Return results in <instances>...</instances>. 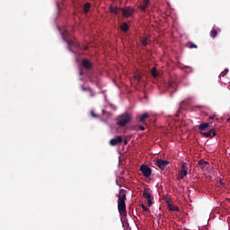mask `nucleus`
Masks as SVG:
<instances>
[{
    "mask_svg": "<svg viewBox=\"0 0 230 230\" xmlns=\"http://www.w3.org/2000/svg\"><path fill=\"white\" fill-rule=\"evenodd\" d=\"M148 4H150V0H144L139 5L140 10H142V12H145L146 8H148Z\"/></svg>",
    "mask_w": 230,
    "mask_h": 230,
    "instance_id": "nucleus-12",
    "label": "nucleus"
},
{
    "mask_svg": "<svg viewBox=\"0 0 230 230\" xmlns=\"http://www.w3.org/2000/svg\"><path fill=\"white\" fill-rule=\"evenodd\" d=\"M91 115L93 116V118H100V115L95 114L94 111H91Z\"/></svg>",
    "mask_w": 230,
    "mask_h": 230,
    "instance_id": "nucleus-26",
    "label": "nucleus"
},
{
    "mask_svg": "<svg viewBox=\"0 0 230 230\" xmlns=\"http://www.w3.org/2000/svg\"><path fill=\"white\" fill-rule=\"evenodd\" d=\"M127 143H128L127 140H125V141H124V145H127Z\"/></svg>",
    "mask_w": 230,
    "mask_h": 230,
    "instance_id": "nucleus-35",
    "label": "nucleus"
},
{
    "mask_svg": "<svg viewBox=\"0 0 230 230\" xmlns=\"http://www.w3.org/2000/svg\"><path fill=\"white\" fill-rule=\"evenodd\" d=\"M208 119H215V116H210Z\"/></svg>",
    "mask_w": 230,
    "mask_h": 230,
    "instance_id": "nucleus-32",
    "label": "nucleus"
},
{
    "mask_svg": "<svg viewBox=\"0 0 230 230\" xmlns=\"http://www.w3.org/2000/svg\"><path fill=\"white\" fill-rule=\"evenodd\" d=\"M136 78H137V82H139V80H140L139 75L136 76Z\"/></svg>",
    "mask_w": 230,
    "mask_h": 230,
    "instance_id": "nucleus-33",
    "label": "nucleus"
},
{
    "mask_svg": "<svg viewBox=\"0 0 230 230\" xmlns=\"http://www.w3.org/2000/svg\"><path fill=\"white\" fill-rule=\"evenodd\" d=\"M226 75H227V73H226V72H221L220 76H226Z\"/></svg>",
    "mask_w": 230,
    "mask_h": 230,
    "instance_id": "nucleus-29",
    "label": "nucleus"
},
{
    "mask_svg": "<svg viewBox=\"0 0 230 230\" xmlns=\"http://www.w3.org/2000/svg\"><path fill=\"white\" fill-rule=\"evenodd\" d=\"M167 206L170 211H179V207H173L170 201H167Z\"/></svg>",
    "mask_w": 230,
    "mask_h": 230,
    "instance_id": "nucleus-16",
    "label": "nucleus"
},
{
    "mask_svg": "<svg viewBox=\"0 0 230 230\" xmlns=\"http://www.w3.org/2000/svg\"><path fill=\"white\" fill-rule=\"evenodd\" d=\"M119 143H123V137L121 136H118L110 141V145H111V146H116V145H119Z\"/></svg>",
    "mask_w": 230,
    "mask_h": 230,
    "instance_id": "nucleus-7",
    "label": "nucleus"
},
{
    "mask_svg": "<svg viewBox=\"0 0 230 230\" xmlns=\"http://www.w3.org/2000/svg\"><path fill=\"white\" fill-rule=\"evenodd\" d=\"M153 202H152V198L147 199V206L150 208V206H152Z\"/></svg>",
    "mask_w": 230,
    "mask_h": 230,
    "instance_id": "nucleus-27",
    "label": "nucleus"
},
{
    "mask_svg": "<svg viewBox=\"0 0 230 230\" xmlns=\"http://www.w3.org/2000/svg\"><path fill=\"white\" fill-rule=\"evenodd\" d=\"M173 86V83L169 82V87H172Z\"/></svg>",
    "mask_w": 230,
    "mask_h": 230,
    "instance_id": "nucleus-31",
    "label": "nucleus"
},
{
    "mask_svg": "<svg viewBox=\"0 0 230 230\" xmlns=\"http://www.w3.org/2000/svg\"><path fill=\"white\" fill-rule=\"evenodd\" d=\"M139 130H145V127L144 126H139Z\"/></svg>",
    "mask_w": 230,
    "mask_h": 230,
    "instance_id": "nucleus-30",
    "label": "nucleus"
},
{
    "mask_svg": "<svg viewBox=\"0 0 230 230\" xmlns=\"http://www.w3.org/2000/svg\"><path fill=\"white\" fill-rule=\"evenodd\" d=\"M91 9V3H85L84 4V13H89V10Z\"/></svg>",
    "mask_w": 230,
    "mask_h": 230,
    "instance_id": "nucleus-15",
    "label": "nucleus"
},
{
    "mask_svg": "<svg viewBox=\"0 0 230 230\" xmlns=\"http://www.w3.org/2000/svg\"><path fill=\"white\" fill-rule=\"evenodd\" d=\"M206 128H209V123H208V122L201 123L199 126V130H200L201 132H204V130H206Z\"/></svg>",
    "mask_w": 230,
    "mask_h": 230,
    "instance_id": "nucleus-13",
    "label": "nucleus"
},
{
    "mask_svg": "<svg viewBox=\"0 0 230 230\" xmlns=\"http://www.w3.org/2000/svg\"><path fill=\"white\" fill-rule=\"evenodd\" d=\"M187 48H190V49H197V48H199L195 43L191 42V41H189L187 43Z\"/></svg>",
    "mask_w": 230,
    "mask_h": 230,
    "instance_id": "nucleus-19",
    "label": "nucleus"
},
{
    "mask_svg": "<svg viewBox=\"0 0 230 230\" xmlns=\"http://www.w3.org/2000/svg\"><path fill=\"white\" fill-rule=\"evenodd\" d=\"M135 12L136 11L132 7L122 8V15H123V17H126L127 19H128V17H132L134 15Z\"/></svg>",
    "mask_w": 230,
    "mask_h": 230,
    "instance_id": "nucleus-5",
    "label": "nucleus"
},
{
    "mask_svg": "<svg viewBox=\"0 0 230 230\" xmlns=\"http://www.w3.org/2000/svg\"><path fill=\"white\" fill-rule=\"evenodd\" d=\"M217 35H218V31H217V29H212L210 31V37H212V39H215Z\"/></svg>",
    "mask_w": 230,
    "mask_h": 230,
    "instance_id": "nucleus-21",
    "label": "nucleus"
},
{
    "mask_svg": "<svg viewBox=\"0 0 230 230\" xmlns=\"http://www.w3.org/2000/svg\"><path fill=\"white\" fill-rule=\"evenodd\" d=\"M80 75H82V71L80 72Z\"/></svg>",
    "mask_w": 230,
    "mask_h": 230,
    "instance_id": "nucleus-37",
    "label": "nucleus"
},
{
    "mask_svg": "<svg viewBox=\"0 0 230 230\" xmlns=\"http://www.w3.org/2000/svg\"><path fill=\"white\" fill-rule=\"evenodd\" d=\"M110 12L114 15H119L120 13H123V8L110 6Z\"/></svg>",
    "mask_w": 230,
    "mask_h": 230,
    "instance_id": "nucleus-9",
    "label": "nucleus"
},
{
    "mask_svg": "<svg viewBox=\"0 0 230 230\" xmlns=\"http://www.w3.org/2000/svg\"><path fill=\"white\" fill-rule=\"evenodd\" d=\"M199 166H202V165L208 166V164H209L208 162L204 161V160H200L199 162Z\"/></svg>",
    "mask_w": 230,
    "mask_h": 230,
    "instance_id": "nucleus-24",
    "label": "nucleus"
},
{
    "mask_svg": "<svg viewBox=\"0 0 230 230\" xmlns=\"http://www.w3.org/2000/svg\"><path fill=\"white\" fill-rule=\"evenodd\" d=\"M63 40L66 42L68 46H74V48H76L77 49H84V51H87L89 49V47L87 45H83V47L80 46V44L76 43L73 39H71V35H69V31H65L62 32Z\"/></svg>",
    "mask_w": 230,
    "mask_h": 230,
    "instance_id": "nucleus-2",
    "label": "nucleus"
},
{
    "mask_svg": "<svg viewBox=\"0 0 230 230\" xmlns=\"http://www.w3.org/2000/svg\"><path fill=\"white\" fill-rule=\"evenodd\" d=\"M227 121H230V118L227 119Z\"/></svg>",
    "mask_w": 230,
    "mask_h": 230,
    "instance_id": "nucleus-36",
    "label": "nucleus"
},
{
    "mask_svg": "<svg viewBox=\"0 0 230 230\" xmlns=\"http://www.w3.org/2000/svg\"><path fill=\"white\" fill-rule=\"evenodd\" d=\"M168 164H170V162L166 161V160H157L156 161V165L158 166V168H160V170H164V168H166V166H168Z\"/></svg>",
    "mask_w": 230,
    "mask_h": 230,
    "instance_id": "nucleus-8",
    "label": "nucleus"
},
{
    "mask_svg": "<svg viewBox=\"0 0 230 230\" xmlns=\"http://www.w3.org/2000/svg\"><path fill=\"white\" fill-rule=\"evenodd\" d=\"M141 208H142L143 211H150V209L148 208H146V206H145V205H141Z\"/></svg>",
    "mask_w": 230,
    "mask_h": 230,
    "instance_id": "nucleus-28",
    "label": "nucleus"
},
{
    "mask_svg": "<svg viewBox=\"0 0 230 230\" xmlns=\"http://www.w3.org/2000/svg\"><path fill=\"white\" fill-rule=\"evenodd\" d=\"M89 89H91V87H85L82 85V90L84 91V93H89Z\"/></svg>",
    "mask_w": 230,
    "mask_h": 230,
    "instance_id": "nucleus-25",
    "label": "nucleus"
},
{
    "mask_svg": "<svg viewBox=\"0 0 230 230\" xmlns=\"http://www.w3.org/2000/svg\"><path fill=\"white\" fill-rule=\"evenodd\" d=\"M144 199H152V193H150V190L148 189H145L143 192Z\"/></svg>",
    "mask_w": 230,
    "mask_h": 230,
    "instance_id": "nucleus-14",
    "label": "nucleus"
},
{
    "mask_svg": "<svg viewBox=\"0 0 230 230\" xmlns=\"http://www.w3.org/2000/svg\"><path fill=\"white\" fill-rule=\"evenodd\" d=\"M140 172L143 173L144 177H150L152 175V169L146 164H142L140 166Z\"/></svg>",
    "mask_w": 230,
    "mask_h": 230,
    "instance_id": "nucleus-4",
    "label": "nucleus"
},
{
    "mask_svg": "<svg viewBox=\"0 0 230 230\" xmlns=\"http://www.w3.org/2000/svg\"><path fill=\"white\" fill-rule=\"evenodd\" d=\"M128 24L127 22H123L122 25H120L121 31H128Z\"/></svg>",
    "mask_w": 230,
    "mask_h": 230,
    "instance_id": "nucleus-18",
    "label": "nucleus"
},
{
    "mask_svg": "<svg viewBox=\"0 0 230 230\" xmlns=\"http://www.w3.org/2000/svg\"><path fill=\"white\" fill-rule=\"evenodd\" d=\"M87 93L89 94V96L91 97V98H94L95 96H96V93H94V91H93V89H88V92H87Z\"/></svg>",
    "mask_w": 230,
    "mask_h": 230,
    "instance_id": "nucleus-22",
    "label": "nucleus"
},
{
    "mask_svg": "<svg viewBox=\"0 0 230 230\" xmlns=\"http://www.w3.org/2000/svg\"><path fill=\"white\" fill-rule=\"evenodd\" d=\"M81 64L84 69H93V63L87 58L83 59Z\"/></svg>",
    "mask_w": 230,
    "mask_h": 230,
    "instance_id": "nucleus-11",
    "label": "nucleus"
},
{
    "mask_svg": "<svg viewBox=\"0 0 230 230\" xmlns=\"http://www.w3.org/2000/svg\"><path fill=\"white\" fill-rule=\"evenodd\" d=\"M180 179H184L186 175H188V164L186 162H182L181 169L180 171Z\"/></svg>",
    "mask_w": 230,
    "mask_h": 230,
    "instance_id": "nucleus-6",
    "label": "nucleus"
},
{
    "mask_svg": "<svg viewBox=\"0 0 230 230\" xmlns=\"http://www.w3.org/2000/svg\"><path fill=\"white\" fill-rule=\"evenodd\" d=\"M132 120V116L129 113H124L118 117L117 119V125L119 127H127L128 122Z\"/></svg>",
    "mask_w": 230,
    "mask_h": 230,
    "instance_id": "nucleus-3",
    "label": "nucleus"
},
{
    "mask_svg": "<svg viewBox=\"0 0 230 230\" xmlns=\"http://www.w3.org/2000/svg\"><path fill=\"white\" fill-rule=\"evenodd\" d=\"M201 136L204 137H215L217 136V130L210 129L208 132H201Z\"/></svg>",
    "mask_w": 230,
    "mask_h": 230,
    "instance_id": "nucleus-10",
    "label": "nucleus"
},
{
    "mask_svg": "<svg viewBox=\"0 0 230 230\" xmlns=\"http://www.w3.org/2000/svg\"><path fill=\"white\" fill-rule=\"evenodd\" d=\"M68 49L73 53V49H71V47H68Z\"/></svg>",
    "mask_w": 230,
    "mask_h": 230,
    "instance_id": "nucleus-34",
    "label": "nucleus"
},
{
    "mask_svg": "<svg viewBox=\"0 0 230 230\" xmlns=\"http://www.w3.org/2000/svg\"><path fill=\"white\" fill-rule=\"evenodd\" d=\"M117 198L119 213L125 217L127 215V204L125 203V200H127V191L123 189L120 190L119 193L117 194Z\"/></svg>",
    "mask_w": 230,
    "mask_h": 230,
    "instance_id": "nucleus-1",
    "label": "nucleus"
},
{
    "mask_svg": "<svg viewBox=\"0 0 230 230\" xmlns=\"http://www.w3.org/2000/svg\"><path fill=\"white\" fill-rule=\"evenodd\" d=\"M140 42H141L142 46H148V38L147 37L141 38Z\"/></svg>",
    "mask_w": 230,
    "mask_h": 230,
    "instance_id": "nucleus-20",
    "label": "nucleus"
},
{
    "mask_svg": "<svg viewBox=\"0 0 230 230\" xmlns=\"http://www.w3.org/2000/svg\"><path fill=\"white\" fill-rule=\"evenodd\" d=\"M151 73L153 75V76L155 78H157V69H155V67H154L152 70H151Z\"/></svg>",
    "mask_w": 230,
    "mask_h": 230,
    "instance_id": "nucleus-23",
    "label": "nucleus"
},
{
    "mask_svg": "<svg viewBox=\"0 0 230 230\" xmlns=\"http://www.w3.org/2000/svg\"><path fill=\"white\" fill-rule=\"evenodd\" d=\"M147 118H148V113H144L143 115H141L139 117L140 123H145V121H146Z\"/></svg>",
    "mask_w": 230,
    "mask_h": 230,
    "instance_id": "nucleus-17",
    "label": "nucleus"
}]
</instances>
